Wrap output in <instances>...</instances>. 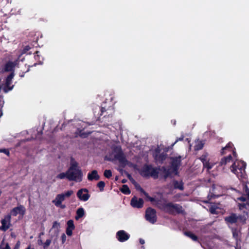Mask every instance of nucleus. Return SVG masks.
I'll return each instance as SVG.
<instances>
[{"mask_svg": "<svg viewBox=\"0 0 249 249\" xmlns=\"http://www.w3.org/2000/svg\"><path fill=\"white\" fill-rule=\"evenodd\" d=\"M85 214V211L83 208H79L76 211V215L75 219L78 220L80 218L83 217Z\"/></svg>", "mask_w": 249, "mask_h": 249, "instance_id": "obj_19", "label": "nucleus"}, {"mask_svg": "<svg viewBox=\"0 0 249 249\" xmlns=\"http://www.w3.org/2000/svg\"><path fill=\"white\" fill-rule=\"evenodd\" d=\"M15 76L14 72H11L6 78L5 83L3 84L2 88L4 92L6 93L11 90L14 86L12 85V79Z\"/></svg>", "mask_w": 249, "mask_h": 249, "instance_id": "obj_8", "label": "nucleus"}, {"mask_svg": "<svg viewBox=\"0 0 249 249\" xmlns=\"http://www.w3.org/2000/svg\"><path fill=\"white\" fill-rule=\"evenodd\" d=\"M126 182V179H123V180H122V182L123 183H125Z\"/></svg>", "mask_w": 249, "mask_h": 249, "instance_id": "obj_50", "label": "nucleus"}, {"mask_svg": "<svg viewBox=\"0 0 249 249\" xmlns=\"http://www.w3.org/2000/svg\"><path fill=\"white\" fill-rule=\"evenodd\" d=\"M42 243V241H40V243H38V244H40V243Z\"/></svg>", "mask_w": 249, "mask_h": 249, "instance_id": "obj_55", "label": "nucleus"}, {"mask_svg": "<svg viewBox=\"0 0 249 249\" xmlns=\"http://www.w3.org/2000/svg\"><path fill=\"white\" fill-rule=\"evenodd\" d=\"M20 243L19 241H18L16 245H15V248L14 249H19V247H20Z\"/></svg>", "mask_w": 249, "mask_h": 249, "instance_id": "obj_42", "label": "nucleus"}, {"mask_svg": "<svg viewBox=\"0 0 249 249\" xmlns=\"http://www.w3.org/2000/svg\"><path fill=\"white\" fill-rule=\"evenodd\" d=\"M11 221V215L10 214H8L4 216V218L1 220V226L0 227V229L3 231H6L8 230L10 226Z\"/></svg>", "mask_w": 249, "mask_h": 249, "instance_id": "obj_13", "label": "nucleus"}, {"mask_svg": "<svg viewBox=\"0 0 249 249\" xmlns=\"http://www.w3.org/2000/svg\"><path fill=\"white\" fill-rule=\"evenodd\" d=\"M60 227V225L58 222H57V221H55L53 222V229H56L57 231H58Z\"/></svg>", "mask_w": 249, "mask_h": 249, "instance_id": "obj_35", "label": "nucleus"}, {"mask_svg": "<svg viewBox=\"0 0 249 249\" xmlns=\"http://www.w3.org/2000/svg\"><path fill=\"white\" fill-rule=\"evenodd\" d=\"M159 152V149H157L156 151L155 154H154L155 159L157 161H161L164 159V156H158L157 152Z\"/></svg>", "mask_w": 249, "mask_h": 249, "instance_id": "obj_25", "label": "nucleus"}, {"mask_svg": "<svg viewBox=\"0 0 249 249\" xmlns=\"http://www.w3.org/2000/svg\"><path fill=\"white\" fill-rule=\"evenodd\" d=\"M57 207H60L61 209H64L66 208V206L65 205H63L62 203L60 205L56 206Z\"/></svg>", "mask_w": 249, "mask_h": 249, "instance_id": "obj_45", "label": "nucleus"}, {"mask_svg": "<svg viewBox=\"0 0 249 249\" xmlns=\"http://www.w3.org/2000/svg\"><path fill=\"white\" fill-rule=\"evenodd\" d=\"M186 140L188 141V142H189L190 141H189L188 139H187Z\"/></svg>", "mask_w": 249, "mask_h": 249, "instance_id": "obj_53", "label": "nucleus"}, {"mask_svg": "<svg viewBox=\"0 0 249 249\" xmlns=\"http://www.w3.org/2000/svg\"><path fill=\"white\" fill-rule=\"evenodd\" d=\"M66 238H67L66 235L64 233L62 234V235L61 236V239H62V243H64L65 242V241H66Z\"/></svg>", "mask_w": 249, "mask_h": 249, "instance_id": "obj_39", "label": "nucleus"}, {"mask_svg": "<svg viewBox=\"0 0 249 249\" xmlns=\"http://www.w3.org/2000/svg\"><path fill=\"white\" fill-rule=\"evenodd\" d=\"M25 212V208L22 206L19 205L17 207L13 208L10 212V215L16 216L18 214L22 215H24Z\"/></svg>", "mask_w": 249, "mask_h": 249, "instance_id": "obj_15", "label": "nucleus"}, {"mask_svg": "<svg viewBox=\"0 0 249 249\" xmlns=\"http://www.w3.org/2000/svg\"><path fill=\"white\" fill-rule=\"evenodd\" d=\"M112 156L114 159L118 160L121 163L126 165L127 160L120 146L118 145L113 147Z\"/></svg>", "mask_w": 249, "mask_h": 249, "instance_id": "obj_4", "label": "nucleus"}, {"mask_svg": "<svg viewBox=\"0 0 249 249\" xmlns=\"http://www.w3.org/2000/svg\"><path fill=\"white\" fill-rule=\"evenodd\" d=\"M51 243V240L50 239H47L46 241V242H45V243L44 244V248H47L48 246H50Z\"/></svg>", "mask_w": 249, "mask_h": 249, "instance_id": "obj_36", "label": "nucleus"}, {"mask_svg": "<svg viewBox=\"0 0 249 249\" xmlns=\"http://www.w3.org/2000/svg\"><path fill=\"white\" fill-rule=\"evenodd\" d=\"M17 61L14 62L9 61L7 62L4 66L0 68V73L9 71L11 72V73L14 72V68L17 64Z\"/></svg>", "mask_w": 249, "mask_h": 249, "instance_id": "obj_10", "label": "nucleus"}, {"mask_svg": "<svg viewBox=\"0 0 249 249\" xmlns=\"http://www.w3.org/2000/svg\"><path fill=\"white\" fill-rule=\"evenodd\" d=\"M26 249H34V248L31 249V246H28V247Z\"/></svg>", "mask_w": 249, "mask_h": 249, "instance_id": "obj_52", "label": "nucleus"}, {"mask_svg": "<svg viewBox=\"0 0 249 249\" xmlns=\"http://www.w3.org/2000/svg\"><path fill=\"white\" fill-rule=\"evenodd\" d=\"M131 181L134 185L137 183L133 178L131 179Z\"/></svg>", "mask_w": 249, "mask_h": 249, "instance_id": "obj_48", "label": "nucleus"}, {"mask_svg": "<svg viewBox=\"0 0 249 249\" xmlns=\"http://www.w3.org/2000/svg\"><path fill=\"white\" fill-rule=\"evenodd\" d=\"M146 219L152 224H154L157 220L156 211L151 208H148L145 212Z\"/></svg>", "mask_w": 249, "mask_h": 249, "instance_id": "obj_9", "label": "nucleus"}, {"mask_svg": "<svg viewBox=\"0 0 249 249\" xmlns=\"http://www.w3.org/2000/svg\"><path fill=\"white\" fill-rule=\"evenodd\" d=\"M143 204V200L142 198H138L137 197H133L131 200V205L134 208H142Z\"/></svg>", "mask_w": 249, "mask_h": 249, "instance_id": "obj_16", "label": "nucleus"}, {"mask_svg": "<svg viewBox=\"0 0 249 249\" xmlns=\"http://www.w3.org/2000/svg\"><path fill=\"white\" fill-rule=\"evenodd\" d=\"M30 49V47L28 46H26L24 49V53H25L26 51H28Z\"/></svg>", "mask_w": 249, "mask_h": 249, "instance_id": "obj_46", "label": "nucleus"}, {"mask_svg": "<svg viewBox=\"0 0 249 249\" xmlns=\"http://www.w3.org/2000/svg\"><path fill=\"white\" fill-rule=\"evenodd\" d=\"M140 243L141 244H144L145 242H144V240L143 239H140Z\"/></svg>", "mask_w": 249, "mask_h": 249, "instance_id": "obj_47", "label": "nucleus"}, {"mask_svg": "<svg viewBox=\"0 0 249 249\" xmlns=\"http://www.w3.org/2000/svg\"><path fill=\"white\" fill-rule=\"evenodd\" d=\"M1 191L0 190V195H1Z\"/></svg>", "mask_w": 249, "mask_h": 249, "instance_id": "obj_56", "label": "nucleus"}, {"mask_svg": "<svg viewBox=\"0 0 249 249\" xmlns=\"http://www.w3.org/2000/svg\"><path fill=\"white\" fill-rule=\"evenodd\" d=\"M203 147V143L202 141H197L196 142V144L195 146V149L196 150H199L201 149Z\"/></svg>", "mask_w": 249, "mask_h": 249, "instance_id": "obj_24", "label": "nucleus"}, {"mask_svg": "<svg viewBox=\"0 0 249 249\" xmlns=\"http://www.w3.org/2000/svg\"><path fill=\"white\" fill-rule=\"evenodd\" d=\"M174 186L175 188L179 189L180 190H183V186L182 181H174Z\"/></svg>", "mask_w": 249, "mask_h": 249, "instance_id": "obj_23", "label": "nucleus"}, {"mask_svg": "<svg viewBox=\"0 0 249 249\" xmlns=\"http://www.w3.org/2000/svg\"><path fill=\"white\" fill-rule=\"evenodd\" d=\"M233 155L235 157H236V154L235 151H233Z\"/></svg>", "mask_w": 249, "mask_h": 249, "instance_id": "obj_51", "label": "nucleus"}, {"mask_svg": "<svg viewBox=\"0 0 249 249\" xmlns=\"http://www.w3.org/2000/svg\"><path fill=\"white\" fill-rule=\"evenodd\" d=\"M0 249H10L8 243L2 241L1 244L0 245Z\"/></svg>", "mask_w": 249, "mask_h": 249, "instance_id": "obj_31", "label": "nucleus"}, {"mask_svg": "<svg viewBox=\"0 0 249 249\" xmlns=\"http://www.w3.org/2000/svg\"><path fill=\"white\" fill-rule=\"evenodd\" d=\"M217 188H219L220 187L218 186L213 185L212 189V191L214 193L216 194V192L215 191V189H216Z\"/></svg>", "mask_w": 249, "mask_h": 249, "instance_id": "obj_40", "label": "nucleus"}, {"mask_svg": "<svg viewBox=\"0 0 249 249\" xmlns=\"http://www.w3.org/2000/svg\"><path fill=\"white\" fill-rule=\"evenodd\" d=\"M67 172V179L69 181L80 182L82 180V172L78 166V163L73 158H71V160L70 166Z\"/></svg>", "mask_w": 249, "mask_h": 249, "instance_id": "obj_1", "label": "nucleus"}, {"mask_svg": "<svg viewBox=\"0 0 249 249\" xmlns=\"http://www.w3.org/2000/svg\"><path fill=\"white\" fill-rule=\"evenodd\" d=\"M77 196L78 199L82 201H87L90 197V195L88 189L82 188L79 190L77 192Z\"/></svg>", "mask_w": 249, "mask_h": 249, "instance_id": "obj_11", "label": "nucleus"}, {"mask_svg": "<svg viewBox=\"0 0 249 249\" xmlns=\"http://www.w3.org/2000/svg\"><path fill=\"white\" fill-rule=\"evenodd\" d=\"M215 165V162H213L210 161H208L207 163L203 165V168L206 169L207 171L209 173H211L210 170L214 167Z\"/></svg>", "mask_w": 249, "mask_h": 249, "instance_id": "obj_18", "label": "nucleus"}, {"mask_svg": "<svg viewBox=\"0 0 249 249\" xmlns=\"http://www.w3.org/2000/svg\"><path fill=\"white\" fill-rule=\"evenodd\" d=\"M185 235L187 236L188 237H190L191 239H192L194 241H196L197 240V237L193 233L190 232V231H186L184 233Z\"/></svg>", "mask_w": 249, "mask_h": 249, "instance_id": "obj_26", "label": "nucleus"}, {"mask_svg": "<svg viewBox=\"0 0 249 249\" xmlns=\"http://www.w3.org/2000/svg\"><path fill=\"white\" fill-rule=\"evenodd\" d=\"M73 194V191L72 190H69L64 193L58 194L52 202L55 206L60 205L66 198L70 197Z\"/></svg>", "mask_w": 249, "mask_h": 249, "instance_id": "obj_5", "label": "nucleus"}, {"mask_svg": "<svg viewBox=\"0 0 249 249\" xmlns=\"http://www.w3.org/2000/svg\"><path fill=\"white\" fill-rule=\"evenodd\" d=\"M135 186L136 189L137 190H140L142 193L145 195V196H147V193H146L137 183H136Z\"/></svg>", "mask_w": 249, "mask_h": 249, "instance_id": "obj_33", "label": "nucleus"}, {"mask_svg": "<svg viewBox=\"0 0 249 249\" xmlns=\"http://www.w3.org/2000/svg\"><path fill=\"white\" fill-rule=\"evenodd\" d=\"M233 146V144L231 142H229L225 147H223L222 149V150H221V154H225V150H230V149H231L232 148V146Z\"/></svg>", "mask_w": 249, "mask_h": 249, "instance_id": "obj_27", "label": "nucleus"}, {"mask_svg": "<svg viewBox=\"0 0 249 249\" xmlns=\"http://www.w3.org/2000/svg\"><path fill=\"white\" fill-rule=\"evenodd\" d=\"M0 152L4 153L5 154H6L7 155H9V151L8 150L6 149H0Z\"/></svg>", "mask_w": 249, "mask_h": 249, "instance_id": "obj_38", "label": "nucleus"}, {"mask_svg": "<svg viewBox=\"0 0 249 249\" xmlns=\"http://www.w3.org/2000/svg\"><path fill=\"white\" fill-rule=\"evenodd\" d=\"M72 231H73V230H72V229H70L67 228V229H66L67 234L68 236H71L72 234Z\"/></svg>", "mask_w": 249, "mask_h": 249, "instance_id": "obj_37", "label": "nucleus"}, {"mask_svg": "<svg viewBox=\"0 0 249 249\" xmlns=\"http://www.w3.org/2000/svg\"><path fill=\"white\" fill-rule=\"evenodd\" d=\"M67 176H68V172L67 171L66 173L62 172V173L59 174L58 175H57L56 178L62 179H64L65 178H67Z\"/></svg>", "mask_w": 249, "mask_h": 249, "instance_id": "obj_28", "label": "nucleus"}, {"mask_svg": "<svg viewBox=\"0 0 249 249\" xmlns=\"http://www.w3.org/2000/svg\"><path fill=\"white\" fill-rule=\"evenodd\" d=\"M181 156H178L172 158V165L169 169V174L177 175L178 169L180 165Z\"/></svg>", "mask_w": 249, "mask_h": 249, "instance_id": "obj_7", "label": "nucleus"}, {"mask_svg": "<svg viewBox=\"0 0 249 249\" xmlns=\"http://www.w3.org/2000/svg\"><path fill=\"white\" fill-rule=\"evenodd\" d=\"M208 155L207 153H205L203 155H202L200 157V160L203 163V165H204L205 163H206L207 162H208V161H210L209 159H208Z\"/></svg>", "mask_w": 249, "mask_h": 249, "instance_id": "obj_22", "label": "nucleus"}, {"mask_svg": "<svg viewBox=\"0 0 249 249\" xmlns=\"http://www.w3.org/2000/svg\"><path fill=\"white\" fill-rule=\"evenodd\" d=\"M232 232L233 237L236 240H237L239 236V234H240L239 231L238 230H237L236 229H232Z\"/></svg>", "mask_w": 249, "mask_h": 249, "instance_id": "obj_30", "label": "nucleus"}, {"mask_svg": "<svg viewBox=\"0 0 249 249\" xmlns=\"http://www.w3.org/2000/svg\"><path fill=\"white\" fill-rule=\"evenodd\" d=\"M87 178L89 181L98 180L100 179V176L96 170H93L88 173Z\"/></svg>", "mask_w": 249, "mask_h": 249, "instance_id": "obj_17", "label": "nucleus"}, {"mask_svg": "<svg viewBox=\"0 0 249 249\" xmlns=\"http://www.w3.org/2000/svg\"><path fill=\"white\" fill-rule=\"evenodd\" d=\"M67 228L68 229H72V230H74V228H75V226L74 225V223H73V221L72 220H69L68 222H67Z\"/></svg>", "mask_w": 249, "mask_h": 249, "instance_id": "obj_29", "label": "nucleus"}, {"mask_svg": "<svg viewBox=\"0 0 249 249\" xmlns=\"http://www.w3.org/2000/svg\"><path fill=\"white\" fill-rule=\"evenodd\" d=\"M141 174L144 177L151 176L156 177L158 176L157 170L151 165H145L141 171Z\"/></svg>", "mask_w": 249, "mask_h": 249, "instance_id": "obj_6", "label": "nucleus"}, {"mask_svg": "<svg viewBox=\"0 0 249 249\" xmlns=\"http://www.w3.org/2000/svg\"><path fill=\"white\" fill-rule=\"evenodd\" d=\"M240 219L243 223L246 221V218L242 219L239 216H237L235 214H231L230 215L225 217V220L229 226H230L231 225L236 223Z\"/></svg>", "mask_w": 249, "mask_h": 249, "instance_id": "obj_12", "label": "nucleus"}, {"mask_svg": "<svg viewBox=\"0 0 249 249\" xmlns=\"http://www.w3.org/2000/svg\"><path fill=\"white\" fill-rule=\"evenodd\" d=\"M127 177L128 178H129L130 180H131V179L132 178L131 177V176H130V175L128 174V175H127Z\"/></svg>", "mask_w": 249, "mask_h": 249, "instance_id": "obj_49", "label": "nucleus"}, {"mask_svg": "<svg viewBox=\"0 0 249 249\" xmlns=\"http://www.w3.org/2000/svg\"><path fill=\"white\" fill-rule=\"evenodd\" d=\"M231 160V156L230 155L228 157L222 159L221 160V161H220L219 165L222 166L223 165H226L227 163H228L229 162H230Z\"/></svg>", "mask_w": 249, "mask_h": 249, "instance_id": "obj_20", "label": "nucleus"}, {"mask_svg": "<svg viewBox=\"0 0 249 249\" xmlns=\"http://www.w3.org/2000/svg\"><path fill=\"white\" fill-rule=\"evenodd\" d=\"M130 237V235L124 230L118 231L116 233V238L121 242L127 241Z\"/></svg>", "mask_w": 249, "mask_h": 249, "instance_id": "obj_14", "label": "nucleus"}, {"mask_svg": "<svg viewBox=\"0 0 249 249\" xmlns=\"http://www.w3.org/2000/svg\"><path fill=\"white\" fill-rule=\"evenodd\" d=\"M246 164L241 160H236L230 166L231 171L242 181L246 179L245 172Z\"/></svg>", "mask_w": 249, "mask_h": 249, "instance_id": "obj_2", "label": "nucleus"}, {"mask_svg": "<svg viewBox=\"0 0 249 249\" xmlns=\"http://www.w3.org/2000/svg\"><path fill=\"white\" fill-rule=\"evenodd\" d=\"M120 190L125 195H129L131 193L129 188L126 185H123Z\"/></svg>", "mask_w": 249, "mask_h": 249, "instance_id": "obj_21", "label": "nucleus"}, {"mask_svg": "<svg viewBox=\"0 0 249 249\" xmlns=\"http://www.w3.org/2000/svg\"><path fill=\"white\" fill-rule=\"evenodd\" d=\"M183 139V136H181V137H180L175 142L173 143V145H174L177 142L179 141H182V140Z\"/></svg>", "mask_w": 249, "mask_h": 249, "instance_id": "obj_43", "label": "nucleus"}, {"mask_svg": "<svg viewBox=\"0 0 249 249\" xmlns=\"http://www.w3.org/2000/svg\"><path fill=\"white\" fill-rule=\"evenodd\" d=\"M145 196L147 197L151 202H153L155 200L154 198L149 196L148 195Z\"/></svg>", "mask_w": 249, "mask_h": 249, "instance_id": "obj_44", "label": "nucleus"}, {"mask_svg": "<svg viewBox=\"0 0 249 249\" xmlns=\"http://www.w3.org/2000/svg\"><path fill=\"white\" fill-rule=\"evenodd\" d=\"M42 243V241H40V243H38V244H40V243Z\"/></svg>", "mask_w": 249, "mask_h": 249, "instance_id": "obj_54", "label": "nucleus"}, {"mask_svg": "<svg viewBox=\"0 0 249 249\" xmlns=\"http://www.w3.org/2000/svg\"><path fill=\"white\" fill-rule=\"evenodd\" d=\"M210 211L212 213H216V209L215 208H213V207H212L210 209Z\"/></svg>", "mask_w": 249, "mask_h": 249, "instance_id": "obj_41", "label": "nucleus"}, {"mask_svg": "<svg viewBox=\"0 0 249 249\" xmlns=\"http://www.w3.org/2000/svg\"><path fill=\"white\" fill-rule=\"evenodd\" d=\"M161 208L169 213H181L183 212L182 208L181 206L172 203H165L162 205Z\"/></svg>", "mask_w": 249, "mask_h": 249, "instance_id": "obj_3", "label": "nucleus"}, {"mask_svg": "<svg viewBox=\"0 0 249 249\" xmlns=\"http://www.w3.org/2000/svg\"><path fill=\"white\" fill-rule=\"evenodd\" d=\"M104 176L107 178H110L112 176V172L110 170H106L104 172Z\"/></svg>", "mask_w": 249, "mask_h": 249, "instance_id": "obj_32", "label": "nucleus"}, {"mask_svg": "<svg viewBox=\"0 0 249 249\" xmlns=\"http://www.w3.org/2000/svg\"><path fill=\"white\" fill-rule=\"evenodd\" d=\"M105 185V182L102 181H99L97 184V186L100 188V191H103L104 190Z\"/></svg>", "mask_w": 249, "mask_h": 249, "instance_id": "obj_34", "label": "nucleus"}]
</instances>
